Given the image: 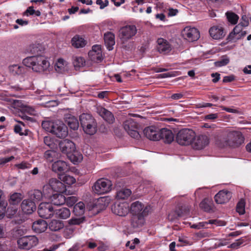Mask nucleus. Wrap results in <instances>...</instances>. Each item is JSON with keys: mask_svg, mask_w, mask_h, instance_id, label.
Here are the masks:
<instances>
[{"mask_svg": "<svg viewBox=\"0 0 251 251\" xmlns=\"http://www.w3.org/2000/svg\"><path fill=\"white\" fill-rule=\"evenodd\" d=\"M213 136L215 144L220 148H237L244 143L245 140L240 131L230 129L216 130Z\"/></svg>", "mask_w": 251, "mask_h": 251, "instance_id": "nucleus-1", "label": "nucleus"}, {"mask_svg": "<svg viewBox=\"0 0 251 251\" xmlns=\"http://www.w3.org/2000/svg\"><path fill=\"white\" fill-rule=\"evenodd\" d=\"M23 63L27 67L31 68L36 72H43L49 68L50 63L42 55L27 57L23 60Z\"/></svg>", "mask_w": 251, "mask_h": 251, "instance_id": "nucleus-2", "label": "nucleus"}, {"mask_svg": "<svg viewBox=\"0 0 251 251\" xmlns=\"http://www.w3.org/2000/svg\"><path fill=\"white\" fill-rule=\"evenodd\" d=\"M59 147L61 151L66 154L74 164L82 160L81 154L76 150L75 145L72 141L67 139L61 140L59 143Z\"/></svg>", "mask_w": 251, "mask_h": 251, "instance_id": "nucleus-3", "label": "nucleus"}, {"mask_svg": "<svg viewBox=\"0 0 251 251\" xmlns=\"http://www.w3.org/2000/svg\"><path fill=\"white\" fill-rule=\"evenodd\" d=\"M79 121L84 131L86 134L93 135L96 132L97 123L91 115L83 113L79 116Z\"/></svg>", "mask_w": 251, "mask_h": 251, "instance_id": "nucleus-4", "label": "nucleus"}, {"mask_svg": "<svg viewBox=\"0 0 251 251\" xmlns=\"http://www.w3.org/2000/svg\"><path fill=\"white\" fill-rule=\"evenodd\" d=\"M112 189L111 180L101 178L97 180L92 186L93 191L98 195H103L110 192Z\"/></svg>", "mask_w": 251, "mask_h": 251, "instance_id": "nucleus-5", "label": "nucleus"}, {"mask_svg": "<svg viewBox=\"0 0 251 251\" xmlns=\"http://www.w3.org/2000/svg\"><path fill=\"white\" fill-rule=\"evenodd\" d=\"M195 136V133L192 130L183 128L177 133L176 140L179 145L187 146L191 144Z\"/></svg>", "mask_w": 251, "mask_h": 251, "instance_id": "nucleus-6", "label": "nucleus"}, {"mask_svg": "<svg viewBox=\"0 0 251 251\" xmlns=\"http://www.w3.org/2000/svg\"><path fill=\"white\" fill-rule=\"evenodd\" d=\"M137 33V29L134 25H127L120 28L119 37L124 43L131 39Z\"/></svg>", "mask_w": 251, "mask_h": 251, "instance_id": "nucleus-7", "label": "nucleus"}, {"mask_svg": "<svg viewBox=\"0 0 251 251\" xmlns=\"http://www.w3.org/2000/svg\"><path fill=\"white\" fill-rule=\"evenodd\" d=\"M38 243V240L35 236H24L17 241L19 248L27 250L36 246Z\"/></svg>", "mask_w": 251, "mask_h": 251, "instance_id": "nucleus-8", "label": "nucleus"}, {"mask_svg": "<svg viewBox=\"0 0 251 251\" xmlns=\"http://www.w3.org/2000/svg\"><path fill=\"white\" fill-rule=\"evenodd\" d=\"M38 213L40 217L44 219H49L54 214V211L51 203L43 202L39 205Z\"/></svg>", "mask_w": 251, "mask_h": 251, "instance_id": "nucleus-9", "label": "nucleus"}, {"mask_svg": "<svg viewBox=\"0 0 251 251\" xmlns=\"http://www.w3.org/2000/svg\"><path fill=\"white\" fill-rule=\"evenodd\" d=\"M124 127L127 133L132 137L138 139L140 134L137 131L138 124L132 119L126 120L124 123Z\"/></svg>", "mask_w": 251, "mask_h": 251, "instance_id": "nucleus-10", "label": "nucleus"}, {"mask_svg": "<svg viewBox=\"0 0 251 251\" xmlns=\"http://www.w3.org/2000/svg\"><path fill=\"white\" fill-rule=\"evenodd\" d=\"M51 133L58 138H65L68 134L67 126L61 121H54Z\"/></svg>", "mask_w": 251, "mask_h": 251, "instance_id": "nucleus-11", "label": "nucleus"}, {"mask_svg": "<svg viewBox=\"0 0 251 251\" xmlns=\"http://www.w3.org/2000/svg\"><path fill=\"white\" fill-rule=\"evenodd\" d=\"M150 207L147 206L142 212L141 215H133L131 219V225L134 228L142 226L145 223L144 217L147 216L149 213Z\"/></svg>", "mask_w": 251, "mask_h": 251, "instance_id": "nucleus-12", "label": "nucleus"}, {"mask_svg": "<svg viewBox=\"0 0 251 251\" xmlns=\"http://www.w3.org/2000/svg\"><path fill=\"white\" fill-rule=\"evenodd\" d=\"M183 38L189 42L197 41L200 38V32L195 27H186L182 31Z\"/></svg>", "mask_w": 251, "mask_h": 251, "instance_id": "nucleus-13", "label": "nucleus"}, {"mask_svg": "<svg viewBox=\"0 0 251 251\" xmlns=\"http://www.w3.org/2000/svg\"><path fill=\"white\" fill-rule=\"evenodd\" d=\"M111 209L113 213L119 216H125L129 211L128 205L126 202L115 203Z\"/></svg>", "mask_w": 251, "mask_h": 251, "instance_id": "nucleus-14", "label": "nucleus"}, {"mask_svg": "<svg viewBox=\"0 0 251 251\" xmlns=\"http://www.w3.org/2000/svg\"><path fill=\"white\" fill-rule=\"evenodd\" d=\"M232 197V193L227 190L220 191L214 197L215 201L218 204L227 202Z\"/></svg>", "mask_w": 251, "mask_h": 251, "instance_id": "nucleus-15", "label": "nucleus"}, {"mask_svg": "<svg viewBox=\"0 0 251 251\" xmlns=\"http://www.w3.org/2000/svg\"><path fill=\"white\" fill-rule=\"evenodd\" d=\"M159 140H162L167 144L171 143L174 139V135L172 131L167 128L159 130Z\"/></svg>", "mask_w": 251, "mask_h": 251, "instance_id": "nucleus-16", "label": "nucleus"}, {"mask_svg": "<svg viewBox=\"0 0 251 251\" xmlns=\"http://www.w3.org/2000/svg\"><path fill=\"white\" fill-rule=\"evenodd\" d=\"M97 112L104 120L109 124H112L115 121L113 114L105 108L102 107H98Z\"/></svg>", "mask_w": 251, "mask_h": 251, "instance_id": "nucleus-17", "label": "nucleus"}, {"mask_svg": "<svg viewBox=\"0 0 251 251\" xmlns=\"http://www.w3.org/2000/svg\"><path fill=\"white\" fill-rule=\"evenodd\" d=\"M144 134L146 137L153 141L159 140V130L155 126H149L144 130Z\"/></svg>", "mask_w": 251, "mask_h": 251, "instance_id": "nucleus-18", "label": "nucleus"}, {"mask_svg": "<svg viewBox=\"0 0 251 251\" xmlns=\"http://www.w3.org/2000/svg\"><path fill=\"white\" fill-rule=\"evenodd\" d=\"M52 170L56 173L64 174L69 170V167L66 162L58 160L52 164Z\"/></svg>", "mask_w": 251, "mask_h": 251, "instance_id": "nucleus-19", "label": "nucleus"}, {"mask_svg": "<svg viewBox=\"0 0 251 251\" xmlns=\"http://www.w3.org/2000/svg\"><path fill=\"white\" fill-rule=\"evenodd\" d=\"M21 206L23 212L28 214H31L36 208L35 202L29 199L24 200Z\"/></svg>", "mask_w": 251, "mask_h": 251, "instance_id": "nucleus-20", "label": "nucleus"}, {"mask_svg": "<svg viewBox=\"0 0 251 251\" xmlns=\"http://www.w3.org/2000/svg\"><path fill=\"white\" fill-rule=\"evenodd\" d=\"M209 144V138L205 135L198 136L196 139L193 147L196 150H201L208 145Z\"/></svg>", "mask_w": 251, "mask_h": 251, "instance_id": "nucleus-21", "label": "nucleus"}, {"mask_svg": "<svg viewBox=\"0 0 251 251\" xmlns=\"http://www.w3.org/2000/svg\"><path fill=\"white\" fill-rule=\"evenodd\" d=\"M49 182L54 192L63 193L66 190L65 185L57 178H51Z\"/></svg>", "mask_w": 251, "mask_h": 251, "instance_id": "nucleus-22", "label": "nucleus"}, {"mask_svg": "<svg viewBox=\"0 0 251 251\" xmlns=\"http://www.w3.org/2000/svg\"><path fill=\"white\" fill-rule=\"evenodd\" d=\"M211 37L216 40L222 39L225 36L224 28L220 26H213L209 30Z\"/></svg>", "mask_w": 251, "mask_h": 251, "instance_id": "nucleus-23", "label": "nucleus"}, {"mask_svg": "<svg viewBox=\"0 0 251 251\" xmlns=\"http://www.w3.org/2000/svg\"><path fill=\"white\" fill-rule=\"evenodd\" d=\"M48 227V224L44 220H38L34 222L32 224V229L36 233L44 232Z\"/></svg>", "mask_w": 251, "mask_h": 251, "instance_id": "nucleus-24", "label": "nucleus"}, {"mask_svg": "<svg viewBox=\"0 0 251 251\" xmlns=\"http://www.w3.org/2000/svg\"><path fill=\"white\" fill-rule=\"evenodd\" d=\"M157 43V50L159 52L166 54L171 50V46L166 40L160 38L158 39Z\"/></svg>", "mask_w": 251, "mask_h": 251, "instance_id": "nucleus-25", "label": "nucleus"}, {"mask_svg": "<svg viewBox=\"0 0 251 251\" xmlns=\"http://www.w3.org/2000/svg\"><path fill=\"white\" fill-rule=\"evenodd\" d=\"M104 40L107 49L109 50H112L115 44V35L110 32H106L104 34Z\"/></svg>", "mask_w": 251, "mask_h": 251, "instance_id": "nucleus-26", "label": "nucleus"}, {"mask_svg": "<svg viewBox=\"0 0 251 251\" xmlns=\"http://www.w3.org/2000/svg\"><path fill=\"white\" fill-rule=\"evenodd\" d=\"M59 193H55L52 194L50 197V199L51 201V203L55 205H61L65 203L66 201V197L62 194Z\"/></svg>", "mask_w": 251, "mask_h": 251, "instance_id": "nucleus-27", "label": "nucleus"}, {"mask_svg": "<svg viewBox=\"0 0 251 251\" xmlns=\"http://www.w3.org/2000/svg\"><path fill=\"white\" fill-rule=\"evenodd\" d=\"M145 208L144 205L139 201L133 202L130 206L131 212L133 215H141Z\"/></svg>", "mask_w": 251, "mask_h": 251, "instance_id": "nucleus-28", "label": "nucleus"}, {"mask_svg": "<svg viewBox=\"0 0 251 251\" xmlns=\"http://www.w3.org/2000/svg\"><path fill=\"white\" fill-rule=\"evenodd\" d=\"M23 199V195L20 193H14L11 194L8 199L9 204L10 205L18 206L19 204Z\"/></svg>", "mask_w": 251, "mask_h": 251, "instance_id": "nucleus-29", "label": "nucleus"}, {"mask_svg": "<svg viewBox=\"0 0 251 251\" xmlns=\"http://www.w3.org/2000/svg\"><path fill=\"white\" fill-rule=\"evenodd\" d=\"M54 215L57 218L66 219L70 216L71 212L68 208L62 207L54 210Z\"/></svg>", "mask_w": 251, "mask_h": 251, "instance_id": "nucleus-30", "label": "nucleus"}, {"mask_svg": "<svg viewBox=\"0 0 251 251\" xmlns=\"http://www.w3.org/2000/svg\"><path fill=\"white\" fill-rule=\"evenodd\" d=\"M72 45L75 48H83L86 44V41L81 36L76 35L71 40Z\"/></svg>", "mask_w": 251, "mask_h": 251, "instance_id": "nucleus-31", "label": "nucleus"}, {"mask_svg": "<svg viewBox=\"0 0 251 251\" xmlns=\"http://www.w3.org/2000/svg\"><path fill=\"white\" fill-rule=\"evenodd\" d=\"M43 195L42 192L40 190H34L31 191L29 193V200L35 202V204L36 202H38L42 200Z\"/></svg>", "mask_w": 251, "mask_h": 251, "instance_id": "nucleus-32", "label": "nucleus"}, {"mask_svg": "<svg viewBox=\"0 0 251 251\" xmlns=\"http://www.w3.org/2000/svg\"><path fill=\"white\" fill-rule=\"evenodd\" d=\"M246 34V31H244L243 33L231 32L228 35L226 40L228 42H236L243 38Z\"/></svg>", "mask_w": 251, "mask_h": 251, "instance_id": "nucleus-33", "label": "nucleus"}, {"mask_svg": "<svg viewBox=\"0 0 251 251\" xmlns=\"http://www.w3.org/2000/svg\"><path fill=\"white\" fill-rule=\"evenodd\" d=\"M64 226L63 221L58 220H52L49 224V228L52 231H58Z\"/></svg>", "mask_w": 251, "mask_h": 251, "instance_id": "nucleus-34", "label": "nucleus"}, {"mask_svg": "<svg viewBox=\"0 0 251 251\" xmlns=\"http://www.w3.org/2000/svg\"><path fill=\"white\" fill-rule=\"evenodd\" d=\"M66 123L73 130H76L79 126V123L77 119L74 116H70L66 118Z\"/></svg>", "mask_w": 251, "mask_h": 251, "instance_id": "nucleus-35", "label": "nucleus"}, {"mask_svg": "<svg viewBox=\"0 0 251 251\" xmlns=\"http://www.w3.org/2000/svg\"><path fill=\"white\" fill-rule=\"evenodd\" d=\"M85 212V205L83 202L80 201L74 207L73 212L75 216H81Z\"/></svg>", "mask_w": 251, "mask_h": 251, "instance_id": "nucleus-36", "label": "nucleus"}, {"mask_svg": "<svg viewBox=\"0 0 251 251\" xmlns=\"http://www.w3.org/2000/svg\"><path fill=\"white\" fill-rule=\"evenodd\" d=\"M212 202L208 199H204L200 203V208L205 212H210L212 210Z\"/></svg>", "mask_w": 251, "mask_h": 251, "instance_id": "nucleus-37", "label": "nucleus"}, {"mask_svg": "<svg viewBox=\"0 0 251 251\" xmlns=\"http://www.w3.org/2000/svg\"><path fill=\"white\" fill-rule=\"evenodd\" d=\"M131 194V191L129 189H122L117 193L116 197L118 199L124 200L127 198Z\"/></svg>", "mask_w": 251, "mask_h": 251, "instance_id": "nucleus-38", "label": "nucleus"}, {"mask_svg": "<svg viewBox=\"0 0 251 251\" xmlns=\"http://www.w3.org/2000/svg\"><path fill=\"white\" fill-rule=\"evenodd\" d=\"M58 156V153L54 150H48L44 153V157L50 162L53 161Z\"/></svg>", "mask_w": 251, "mask_h": 251, "instance_id": "nucleus-39", "label": "nucleus"}, {"mask_svg": "<svg viewBox=\"0 0 251 251\" xmlns=\"http://www.w3.org/2000/svg\"><path fill=\"white\" fill-rule=\"evenodd\" d=\"M222 224H220L219 222L216 220H210L208 222H203L198 223L199 229L201 228H205L208 224H215L218 226H224L225 225V222H221Z\"/></svg>", "mask_w": 251, "mask_h": 251, "instance_id": "nucleus-40", "label": "nucleus"}, {"mask_svg": "<svg viewBox=\"0 0 251 251\" xmlns=\"http://www.w3.org/2000/svg\"><path fill=\"white\" fill-rule=\"evenodd\" d=\"M228 21L232 25L237 24L239 16L232 12H227L226 14Z\"/></svg>", "mask_w": 251, "mask_h": 251, "instance_id": "nucleus-41", "label": "nucleus"}, {"mask_svg": "<svg viewBox=\"0 0 251 251\" xmlns=\"http://www.w3.org/2000/svg\"><path fill=\"white\" fill-rule=\"evenodd\" d=\"M18 206L17 205H10L8 206L7 209H6V214L8 218H11L17 212Z\"/></svg>", "mask_w": 251, "mask_h": 251, "instance_id": "nucleus-42", "label": "nucleus"}, {"mask_svg": "<svg viewBox=\"0 0 251 251\" xmlns=\"http://www.w3.org/2000/svg\"><path fill=\"white\" fill-rule=\"evenodd\" d=\"M9 70L13 75H19L23 73L24 68L18 65H13L9 67Z\"/></svg>", "mask_w": 251, "mask_h": 251, "instance_id": "nucleus-43", "label": "nucleus"}, {"mask_svg": "<svg viewBox=\"0 0 251 251\" xmlns=\"http://www.w3.org/2000/svg\"><path fill=\"white\" fill-rule=\"evenodd\" d=\"M53 192L54 191L52 189L49 182L43 186L42 193L45 197L50 198L52 196L51 194H52Z\"/></svg>", "mask_w": 251, "mask_h": 251, "instance_id": "nucleus-44", "label": "nucleus"}, {"mask_svg": "<svg viewBox=\"0 0 251 251\" xmlns=\"http://www.w3.org/2000/svg\"><path fill=\"white\" fill-rule=\"evenodd\" d=\"M29 50L31 53L38 54L42 52L43 48L39 44H35L30 46Z\"/></svg>", "mask_w": 251, "mask_h": 251, "instance_id": "nucleus-45", "label": "nucleus"}, {"mask_svg": "<svg viewBox=\"0 0 251 251\" xmlns=\"http://www.w3.org/2000/svg\"><path fill=\"white\" fill-rule=\"evenodd\" d=\"M65 61L63 59H59L55 65V69L59 73H63L65 71Z\"/></svg>", "mask_w": 251, "mask_h": 251, "instance_id": "nucleus-46", "label": "nucleus"}, {"mask_svg": "<svg viewBox=\"0 0 251 251\" xmlns=\"http://www.w3.org/2000/svg\"><path fill=\"white\" fill-rule=\"evenodd\" d=\"M88 55L91 56V59L94 61H101L102 60L101 51L98 53L89 51Z\"/></svg>", "mask_w": 251, "mask_h": 251, "instance_id": "nucleus-47", "label": "nucleus"}, {"mask_svg": "<svg viewBox=\"0 0 251 251\" xmlns=\"http://www.w3.org/2000/svg\"><path fill=\"white\" fill-rule=\"evenodd\" d=\"M85 61L82 57L75 56L74 57L73 64L75 68H79L85 65Z\"/></svg>", "mask_w": 251, "mask_h": 251, "instance_id": "nucleus-48", "label": "nucleus"}, {"mask_svg": "<svg viewBox=\"0 0 251 251\" xmlns=\"http://www.w3.org/2000/svg\"><path fill=\"white\" fill-rule=\"evenodd\" d=\"M54 121H43L42 123V127L47 131L51 133Z\"/></svg>", "mask_w": 251, "mask_h": 251, "instance_id": "nucleus-49", "label": "nucleus"}, {"mask_svg": "<svg viewBox=\"0 0 251 251\" xmlns=\"http://www.w3.org/2000/svg\"><path fill=\"white\" fill-rule=\"evenodd\" d=\"M245 202L244 200H241L237 203L236 205V211L240 214L243 215L245 213Z\"/></svg>", "mask_w": 251, "mask_h": 251, "instance_id": "nucleus-50", "label": "nucleus"}, {"mask_svg": "<svg viewBox=\"0 0 251 251\" xmlns=\"http://www.w3.org/2000/svg\"><path fill=\"white\" fill-rule=\"evenodd\" d=\"M179 214H180V217H182L185 215L188 214L190 209L188 205H181L179 206L176 209Z\"/></svg>", "mask_w": 251, "mask_h": 251, "instance_id": "nucleus-51", "label": "nucleus"}, {"mask_svg": "<svg viewBox=\"0 0 251 251\" xmlns=\"http://www.w3.org/2000/svg\"><path fill=\"white\" fill-rule=\"evenodd\" d=\"M85 220L84 217H80L79 218H72L68 221V224L70 225H79L82 223Z\"/></svg>", "mask_w": 251, "mask_h": 251, "instance_id": "nucleus-52", "label": "nucleus"}, {"mask_svg": "<svg viewBox=\"0 0 251 251\" xmlns=\"http://www.w3.org/2000/svg\"><path fill=\"white\" fill-rule=\"evenodd\" d=\"M180 214L178 212L177 210H175L171 212L168 216V220L170 221H174L177 219H178L180 217Z\"/></svg>", "mask_w": 251, "mask_h": 251, "instance_id": "nucleus-53", "label": "nucleus"}, {"mask_svg": "<svg viewBox=\"0 0 251 251\" xmlns=\"http://www.w3.org/2000/svg\"><path fill=\"white\" fill-rule=\"evenodd\" d=\"M65 203L68 206H73L77 201V198L75 196H69L66 197Z\"/></svg>", "mask_w": 251, "mask_h": 251, "instance_id": "nucleus-54", "label": "nucleus"}, {"mask_svg": "<svg viewBox=\"0 0 251 251\" xmlns=\"http://www.w3.org/2000/svg\"><path fill=\"white\" fill-rule=\"evenodd\" d=\"M229 62V60L227 57H226L216 61L214 63L216 67H222L227 65Z\"/></svg>", "mask_w": 251, "mask_h": 251, "instance_id": "nucleus-55", "label": "nucleus"}, {"mask_svg": "<svg viewBox=\"0 0 251 251\" xmlns=\"http://www.w3.org/2000/svg\"><path fill=\"white\" fill-rule=\"evenodd\" d=\"M63 180L68 185H71L75 182V178L70 176H64Z\"/></svg>", "mask_w": 251, "mask_h": 251, "instance_id": "nucleus-56", "label": "nucleus"}, {"mask_svg": "<svg viewBox=\"0 0 251 251\" xmlns=\"http://www.w3.org/2000/svg\"><path fill=\"white\" fill-rule=\"evenodd\" d=\"M44 143L50 148H53L54 146L53 141L51 140V138L49 136H45L44 138Z\"/></svg>", "mask_w": 251, "mask_h": 251, "instance_id": "nucleus-57", "label": "nucleus"}, {"mask_svg": "<svg viewBox=\"0 0 251 251\" xmlns=\"http://www.w3.org/2000/svg\"><path fill=\"white\" fill-rule=\"evenodd\" d=\"M241 20L242 21L239 24H240L242 25L245 27L249 25V19L246 15H244L242 16Z\"/></svg>", "mask_w": 251, "mask_h": 251, "instance_id": "nucleus-58", "label": "nucleus"}, {"mask_svg": "<svg viewBox=\"0 0 251 251\" xmlns=\"http://www.w3.org/2000/svg\"><path fill=\"white\" fill-rule=\"evenodd\" d=\"M35 10L33 6H29L27 9L24 12V15L29 16L33 15L34 14Z\"/></svg>", "mask_w": 251, "mask_h": 251, "instance_id": "nucleus-59", "label": "nucleus"}, {"mask_svg": "<svg viewBox=\"0 0 251 251\" xmlns=\"http://www.w3.org/2000/svg\"><path fill=\"white\" fill-rule=\"evenodd\" d=\"M7 203L3 202L2 205L0 206V219L3 218L4 213H6V206Z\"/></svg>", "mask_w": 251, "mask_h": 251, "instance_id": "nucleus-60", "label": "nucleus"}, {"mask_svg": "<svg viewBox=\"0 0 251 251\" xmlns=\"http://www.w3.org/2000/svg\"><path fill=\"white\" fill-rule=\"evenodd\" d=\"M14 158V157L13 156H11L9 157L0 158V165H4L5 163L10 162V161L13 160Z\"/></svg>", "mask_w": 251, "mask_h": 251, "instance_id": "nucleus-61", "label": "nucleus"}, {"mask_svg": "<svg viewBox=\"0 0 251 251\" xmlns=\"http://www.w3.org/2000/svg\"><path fill=\"white\" fill-rule=\"evenodd\" d=\"M243 25H242L240 24H239L234 27L231 32L243 33L244 31H243Z\"/></svg>", "mask_w": 251, "mask_h": 251, "instance_id": "nucleus-62", "label": "nucleus"}, {"mask_svg": "<svg viewBox=\"0 0 251 251\" xmlns=\"http://www.w3.org/2000/svg\"><path fill=\"white\" fill-rule=\"evenodd\" d=\"M22 110L23 111L27 112V113H29L30 114H32L33 112L34 111V110L32 107L27 105H24L23 107Z\"/></svg>", "mask_w": 251, "mask_h": 251, "instance_id": "nucleus-63", "label": "nucleus"}, {"mask_svg": "<svg viewBox=\"0 0 251 251\" xmlns=\"http://www.w3.org/2000/svg\"><path fill=\"white\" fill-rule=\"evenodd\" d=\"M235 79V77L233 75L226 76L224 77L223 82L224 83L230 82Z\"/></svg>", "mask_w": 251, "mask_h": 251, "instance_id": "nucleus-64", "label": "nucleus"}]
</instances>
